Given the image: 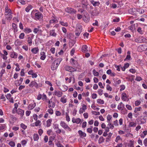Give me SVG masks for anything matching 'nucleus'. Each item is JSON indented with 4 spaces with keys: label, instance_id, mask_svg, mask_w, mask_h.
I'll return each mask as SVG.
<instances>
[{
    "label": "nucleus",
    "instance_id": "1",
    "mask_svg": "<svg viewBox=\"0 0 147 147\" xmlns=\"http://www.w3.org/2000/svg\"><path fill=\"white\" fill-rule=\"evenodd\" d=\"M62 60V58H58L55 60L52 63L51 69L52 70L56 69L61 62Z\"/></svg>",
    "mask_w": 147,
    "mask_h": 147
},
{
    "label": "nucleus",
    "instance_id": "2",
    "mask_svg": "<svg viewBox=\"0 0 147 147\" xmlns=\"http://www.w3.org/2000/svg\"><path fill=\"white\" fill-rule=\"evenodd\" d=\"M60 125L62 127L67 131H71V129L68 126V125L64 122L61 121Z\"/></svg>",
    "mask_w": 147,
    "mask_h": 147
},
{
    "label": "nucleus",
    "instance_id": "3",
    "mask_svg": "<svg viewBox=\"0 0 147 147\" xmlns=\"http://www.w3.org/2000/svg\"><path fill=\"white\" fill-rule=\"evenodd\" d=\"M143 114L144 115L143 116H142L141 117H143V118L142 119H141L140 123H138L139 124H144L146 122V118H147V111H144L143 113Z\"/></svg>",
    "mask_w": 147,
    "mask_h": 147
},
{
    "label": "nucleus",
    "instance_id": "4",
    "mask_svg": "<svg viewBox=\"0 0 147 147\" xmlns=\"http://www.w3.org/2000/svg\"><path fill=\"white\" fill-rule=\"evenodd\" d=\"M42 17V14L39 12H38L35 13L34 14V19L36 20H37L41 19Z\"/></svg>",
    "mask_w": 147,
    "mask_h": 147
},
{
    "label": "nucleus",
    "instance_id": "5",
    "mask_svg": "<svg viewBox=\"0 0 147 147\" xmlns=\"http://www.w3.org/2000/svg\"><path fill=\"white\" fill-rule=\"evenodd\" d=\"M65 11L67 13H76V11L71 7H67L65 9Z\"/></svg>",
    "mask_w": 147,
    "mask_h": 147
},
{
    "label": "nucleus",
    "instance_id": "6",
    "mask_svg": "<svg viewBox=\"0 0 147 147\" xmlns=\"http://www.w3.org/2000/svg\"><path fill=\"white\" fill-rule=\"evenodd\" d=\"M87 109V106L84 105L82 104V107L80 108L79 111V113L80 114L83 113L84 112H85V110Z\"/></svg>",
    "mask_w": 147,
    "mask_h": 147
},
{
    "label": "nucleus",
    "instance_id": "7",
    "mask_svg": "<svg viewBox=\"0 0 147 147\" xmlns=\"http://www.w3.org/2000/svg\"><path fill=\"white\" fill-rule=\"evenodd\" d=\"M31 36H29L27 38V41L28 44L29 46H31L32 45V40L33 39L34 35L33 34H32L30 35Z\"/></svg>",
    "mask_w": 147,
    "mask_h": 147
},
{
    "label": "nucleus",
    "instance_id": "8",
    "mask_svg": "<svg viewBox=\"0 0 147 147\" xmlns=\"http://www.w3.org/2000/svg\"><path fill=\"white\" fill-rule=\"evenodd\" d=\"M48 103V107L49 108H54L55 106V103L53 102L51 99L49 100L48 101H46Z\"/></svg>",
    "mask_w": 147,
    "mask_h": 147
},
{
    "label": "nucleus",
    "instance_id": "9",
    "mask_svg": "<svg viewBox=\"0 0 147 147\" xmlns=\"http://www.w3.org/2000/svg\"><path fill=\"white\" fill-rule=\"evenodd\" d=\"M136 10L137 9L131 8L128 10V12L129 13L136 16L137 14L136 13Z\"/></svg>",
    "mask_w": 147,
    "mask_h": 147
},
{
    "label": "nucleus",
    "instance_id": "10",
    "mask_svg": "<svg viewBox=\"0 0 147 147\" xmlns=\"http://www.w3.org/2000/svg\"><path fill=\"white\" fill-rule=\"evenodd\" d=\"M65 69L70 72H73L76 71V69L66 65L65 67Z\"/></svg>",
    "mask_w": 147,
    "mask_h": 147
},
{
    "label": "nucleus",
    "instance_id": "11",
    "mask_svg": "<svg viewBox=\"0 0 147 147\" xmlns=\"http://www.w3.org/2000/svg\"><path fill=\"white\" fill-rule=\"evenodd\" d=\"M63 94V93L59 90H55L53 94V95H55L58 97H61Z\"/></svg>",
    "mask_w": 147,
    "mask_h": 147
},
{
    "label": "nucleus",
    "instance_id": "12",
    "mask_svg": "<svg viewBox=\"0 0 147 147\" xmlns=\"http://www.w3.org/2000/svg\"><path fill=\"white\" fill-rule=\"evenodd\" d=\"M16 112L18 114L20 115L21 117H22L24 115V111L20 109H18L16 110Z\"/></svg>",
    "mask_w": 147,
    "mask_h": 147
},
{
    "label": "nucleus",
    "instance_id": "13",
    "mask_svg": "<svg viewBox=\"0 0 147 147\" xmlns=\"http://www.w3.org/2000/svg\"><path fill=\"white\" fill-rule=\"evenodd\" d=\"M5 15L6 16L10 15L11 14V11L10 9H9L7 6L5 7Z\"/></svg>",
    "mask_w": 147,
    "mask_h": 147
},
{
    "label": "nucleus",
    "instance_id": "14",
    "mask_svg": "<svg viewBox=\"0 0 147 147\" xmlns=\"http://www.w3.org/2000/svg\"><path fill=\"white\" fill-rule=\"evenodd\" d=\"M124 107V105L121 102H120L117 106V109L119 111L122 110Z\"/></svg>",
    "mask_w": 147,
    "mask_h": 147
},
{
    "label": "nucleus",
    "instance_id": "15",
    "mask_svg": "<svg viewBox=\"0 0 147 147\" xmlns=\"http://www.w3.org/2000/svg\"><path fill=\"white\" fill-rule=\"evenodd\" d=\"M78 134H79V136L82 138H84L86 137V133L83 132L81 130L78 131Z\"/></svg>",
    "mask_w": 147,
    "mask_h": 147
},
{
    "label": "nucleus",
    "instance_id": "16",
    "mask_svg": "<svg viewBox=\"0 0 147 147\" xmlns=\"http://www.w3.org/2000/svg\"><path fill=\"white\" fill-rule=\"evenodd\" d=\"M57 35V33L55 32V29L49 31V35L50 36L55 37Z\"/></svg>",
    "mask_w": 147,
    "mask_h": 147
},
{
    "label": "nucleus",
    "instance_id": "17",
    "mask_svg": "<svg viewBox=\"0 0 147 147\" xmlns=\"http://www.w3.org/2000/svg\"><path fill=\"white\" fill-rule=\"evenodd\" d=\"M18 54L14 51L11 53L10 57L12 58L16 59L18 56Z\"/></svg>",
    "mask_w": 147,
    "mask_h": 147
},
{
    "label": "nucleus",
    "instance_id": "18",
    "mask_svg": "<svg viewBox=\"0 0 147 147\" xmlns=\"http://www.w3.org/2000/svg\"><path fill=\"white\" fill-rule=\"evenodd\" d=\"M128 96H127V94L125 92L121 94V99L122 100L124 101H128L127 100V99Z\"/></svg>",
    "mask_w": 147,
    "mask_h": 147
},
{
    "label": "nucleus",
    "instance_id": "19",
    "mask_svg": "<svg viewBox=\"0 0 147 147\" xmlns=\"http://www.w3.org/2000/svg\"><path fill=\"white\" fill-rule=\"evenodd\" d=\"M99 13V11L97 9H94L93 10L91 13V15L93 16H97Z\"/></svg>",
    "mask_w": 147,
    "mask_h": 147
},
{
    "label": "nucleus",
    "instance_id": "20",
    "mask_svg": "<svg viewBox=\"0 0 147 147\" xmlns=\"http://www.w3.org/2000/svg\"><path fill=\"white\" fill-rule=\"evenodd\" d=\"M39 49L38 47H34L32 49L31 51L34 54H37L39 52Z\"/></svg>",
    "mask_w": 147,
    "mask_h": 147
},
{
    "label": "nucleus",
    "instance_id": "21",
    "mask_svg": "<svg viewBox=\"0 0 147 147\" xmlns=\"http://www.w3.org/2000/svg\"><path fill=\"white\" fill-rule=\"evenodd\" d=\"M29 86L30 87H34L37 88L38 87V85L37 83L35 81H32L31 82L29 85Z\"/></svg>",
    "mask_w": 147,
    "mask_h": 147
},
{
    "label": "nucleus",
    "instance_id": "22",
    "mask_svg": "<svg viewBox=\"0 0 147 147\" xmlns=\"http://www.w3.org/2000/svg\"><path fill=\"white\" fill-rule=\"evenodd\" d=\"M82 7L85 8H86L87 6L88 5L87 0H82Z\"/></svg>",
    "mask_w": 147,
    "mask_h": 147
},
{
    "label": "nucleus",
    "instance_id": "23",
    "mask_svg": "<svg viewBox=\"0 0 147 147\" xmlns=\"http://www.w3.org/2000/svg\"><path fill=\"white\" fill-rule=\"evenodd\" d=\"M36 106V104L35 102H32L29 104L28 107L29 110H32Z\"/></svg>",
    "mask_w": 147,
    "mask_h": 147
},
{
    "label": "nucleus",
    "instance_id": "24",
    "mask_svg": "<svg viewBox=\"0 0 147 147\" xmlns=\"http://www.w3.org/2000/svg\"><path fill=\"white\" fill-rule=\"evenodd\" d=\"M65 95L63 96L60 99V101L63 103L64 104L67 102V99Z\"/></svg>",
    "mask_w": 147,
    "mask_h": 147
},
{
    "label": "nucleus",
    "instance_id": "25",
    "mask_svg": "<svg viewBox=\"0 0 147 147\" xmlns=\"http://www.w3.org/2000/svg\"><path fill=\"white\" fill-rule=\"evenodd\" d=\"M33 32L34 34H36L37 33H42V31L40 29L39 27H38V28H34L33 30Z\"/></svg>",
    "mask_w": 147,
    "mask_h": 147
},
{
    "label": "nucleus",
    "instance_id": "26",
    "mask_svg": "<svg viewBox=\"0 0 147 147\" xmlns=\"http://www.w3.org/2000/svg\"><path fill=\"white\" fill-rule=\"evenodd\" d=\"M94 7L98 6L100 4V3L99 1H95L94 0H91L90 1Z\"/></svg>",
    "mask_w": 147,
    "mask_h": 147
},
{
    "label": "nucleus",
    "instance_id": "27",
    "mask_svg": "<svg viewBox=\"0 0 147 147\" xmlns=\"http://www.w3.org/2000/svg\"><path fill=\"white\" fill-rule=\"evenodd\" d=\"M40 55L41 56L40 59L41 60H43L45 59L46 57V55L44 52H41L40 53Z\"/></svg>",
    "mask_w": 147,
    "mask_h": 147
},
{
    "label": "nucleus",
    "instance_id": "28",
    "mask_svg": "<svg viewBox=\"0 0 147 147\" xmlns=\"http://www.w3.org/2000/svg\"><path fill=\"white\" fill-rule=\"evenodd\" d=\"M52 19L50 20L49 22L50 24H52L54 23H56L58 22L57 18L56 17L52 16Z\"/></svg>",
    "mask_w": 147,
    "mask_h": 147
},
{
    "label": "nucleus",
    "instance_id": "29",
    "mask_svg": "<svg viewBox=\"0 0 147 147\" xmlns=\"http://www.w3.org/2000/svg\"><path fill=\"white\" fill-rule=\"evenodd\" d=\"M88 47L86 45H84L82 47V52L84 53H86L88 51Z\"/></svg>",
    "mask_w": 147,
    "mask_h": 147
},
{
    "label": "nucleus",
    "instance_id": "30",
    "mask_svg": "<svg viewBox=\"0 0 147 147\" xmlns=\"http://www.w3.org/2000/svg\"><path fill=\"white\" fill-rule=\"evenodd\" d=\"M136 123L134 121L130 122L128 126L129 127H135L136 126Z\"/></svg>",
    "mask_w": 147,
    "mask_h": 147
},
{
    "label": "nucleus",
    "instance_id": "31",
    "mask_svg": "<svg viewBox=\"0 0 147 147\" xmlns=\"http://www.w3.org/2000/svg\"><path fill=\"white\" fill-rule=\"evenodd\" d=\"M22 41L18 39H17L16 41L15 42V44L16 46H20L22 45Z\"/></svg>",
    "mask_w": 147,
    "mask_h": 147
},
{
    "label": "nucleus",
    "instance_id": "32",
    "mask_svg": "<svg viewBox=\"0 0 147 147\" xmlns=\"http://www.w3.org/2000/svg\"><path fill=\"white\" fill-rule=\"evenodd\" d=\"M122 139L120 136H118L116 137L115 141L117 143H118L120 141H122Z\"/></svg>",
    "mask_w": 147,
    "mask_h": 147
},
{
    "label": "nucleus",
    "instance_id": "33",
    "mask_svg": "<svg viewBox=\"0 0 147 147\" xmlns=\"http://www.w3.org/2000/svg\"><path fill=\"white\" fill-rule=\"evenodd\" d=\"M140 40L141 42H147V39L141 36L140 37Z\"/></svg>",
    "mask_w": 147,
    "mask_h": 147
},
{
    "label": "nucleus",
    "instance_id": "34",
    "mask_svg": "<svg viewBox=\"0 0 147 147\" xmlns=\"http://www.w3.org/2000/svg\"><path fill=\"white\" fill-rule=\"evenodd\" d=\"M52 122V119H49L47 121V126L49 127L51 126V122Z\"/></svg>",
    "mask_w": 147,
    "mask_h": 147
},
{
    "label": "nucleus",
    "instance_id": "35",
    "mask_svg": "<svg viewBox=\"0 0 147 147\" xmlns=\"http://www.w3.org/2000/svg\"><path fill=\"white\" fill-rule=\"evenodd\" d=\"M24 32L26 34H28L31 32L32 30L30 28H26L24 30Z\"/></svg>",
    "mask_w": 147,
    "mask_h": 147
},
{
    "label": "nucleus",
    "instance_id": "36",
    "mask_svg": "<svg viewBox=\"0 0 147 147\" xmlns=\"http://www.w3.org/2000/svg\"><path fill=\"white\" fill-rule=\"evenodd\" d=\"M112 118V116L110 115H108L107 117V123L111 122V120Z\"/></svg>",
    "mask_w": 147,
    "mask_h": 147
},
{
    "label": "nucleus",
    "instance_id": "37",
    "mask_svg": "<svg viewBox=\"0 0 147 147\" xmlns=\"http://www.w3.org/2000/svg\"><path fill=\"white\" fill-rule=\"evenodd\" d=\"M5 70L4 69H2L0 72V80L1 81L2 80V77L3 76V74L5 73Z\"/></svg>",
    "mask_w": 147,
    "mask_h": 147
},
{
    "label": "nucleus",
    "instance_id": "38",
    "mask_svg": "<svg viewBox=\"0 0 147 147\" xmlns=\"http://www.w3.org/2000/svg\"><path fill=\"white\" fill-rule=\"evenodd\" d=\"M33 139L34 141L37 140L39 139V137L37 134H34L33 135Z\"/></svg>",
    "mask_w": 147,
    "mask_h": 147
},
{
    "label": "nucleus",
    "instance_id": "39",
    "mask_svg": "<svg viewBox=\"0 0 147 147\" xmlns=\"http://www.w3.org/2000/svg\"><path fill=\"white\" fill-rule=\"evenodd\" d=\"M59 23L61 24L62 26L67 27L68 26V24L67 22H64L63 21H60Z\"/></svg>",
    "mask_w": 147,
    "mask_h": 147
},
{
    "label": "nucleus",
    "instance_id": "40",
    "mask_svg": "<svg viewBox=\"0 0 147 147\" xmlns=\"http://www.w3.org/2000/svg\"><path fill=\"white\" fill-rule=\"evenodd\" d=\"M141 107H136L135 108L134 112L135 113H137L138 111H140L142 109Z\"/></svg>",
    "mask_w": 147,
    "mask_h": 147
},
{
    "label": "nucleus",
    "instance_id": "41",
    "mask_svg": "<svg viewBox=\"0 0 147 147\" xmlns=\"http://www.w3.org/2000/svg\"><path fill=\"white\" fill-rule=\"evenodd\" d=\"M8 144L11 147H14L15 145V143L13 141L9 142Z\"/></svg>",
    "mask_w": 147,
    "mask_h": 147
},
{
    "label": "nucleus",
    "instance_id": "42",
    "mask_svg": "<svg viewBox=\"0 0 147 147\" xmlns=\"http://www.w3.org/2000/svg\"><path fill=\"white\" fill-rule=\"evenodd\" d=\"M42 100L43 101L45 100L47 101V95L45 94L44 93H43L42 95Z\"/></svg>",
    "mask_w": 147,
    "mask_h": 147
},
{
    "label": "nucleus",
    "instance_id": "43",
    "mask_svg": "<svg viewBox=\"0 0 147 147\" xmlns=\"http://www.w3.org/2000/svg\"><path fill=\"white\" fill-rule=\"evenodd\" d=\"M32 6L31 5H29L26 8L25 10L27 12H28L32 8Z\"/></svg>",
    "mask_w": 147,
    "mask_h": 147
},
{
    "label": "nucleus",
    "instance_id": "44",
    "mask_svg": "<svg viewBox=\"0 0 147 147\" xmlns=\"http://www.w3.org/2000/svg\"><path fill=\"white\" fill-rule=\"evenodd\" d=\"M97 103L100 104H103L104 103V100L100 99H98L97 100Z\"/></svg>",
    "mask_w": 147,
    "mask_h": 147
},
{
    "label": "nucleus",
    "instance_id": "45",
    "mask_svg": "<svg viewBox=\"0 0 147 147\" xmlns=\"http://www.w3.org/2000/svg\"><path fill=\"white\" fill-rule=\"evenodd\" d=\"M108 123L107 125V126L109 127V128L111 129H113L114 128L113 124L112 123H111V122H109Z\"/></svg>",
    "mask_w": 147,
    "mask_h": 147
},
{
    "label": "nucleus",
    "instance_id": "46",
    "mask_svg": "<svg viewBox=\"0 0 147 147\" xmlns=\"http://www.w3.org/2000/svg\"><path fill=\"white\" fill-rule=\"evenodd\" d=\"M52 108H49L47 110V112L51 115H52L53 113V111Z\"/></svg>",
    "mask_w": 147,
    "mask_h": 147
},
{
    "label": "nucleus",
    "instance_id": "47",
    "mask_svg": "<svg viewBox=\"0 0 147 147\" xmlns=\"http://www.w3.org/2000/svg\"><path fill=\"white\" fill-rule=\"evenodd\" d=\"M15 65L16 66V67L15 68V70L16 71H19L20 69V65L18 63H16L15 64Z\"/></svg>",
    "mask_w": 147,
    "mask_h": 147
},
{
    "label": "nucleus",
    "instance_id": "48",
    "mask_svg": "<svg viewBox=\"0 0 147 147\" xmlns=\"http://www.w3.org/2000/svg\"><path fill=\"white\" fill-rule=\"evenodd\" d=\"M138 12L140 14H141L143 13L144 12V10L142 9H137L136 13Z\"/></svg>",
    "mask_w": 147,
    "mask_h": 147
},
{
    "label": "nucleus",
    "instance_id": "49",
    "mask_svg": "<svg viewBox=\"0 0 147 147\" xmlns=\"http://www.w3.org/2000/svg\"><path fill=\"white\" fill-rule=\"evenodd\" d=\"M105 139L102 137H100L99 138L98 140V143L99 144H101L102 142H103L104 141Z\"/></svg>",
    "mask_w": 147,
    "mask_h": 147
},
{
    "label": "nucleus",
    "instance_id": "50",
    "mask_svg": "<svg viewBox=\"0 0 147 147\" xmlns=\"http://www.w3.org/2000/svg\"><path fill=\"white\" fill-rule=\"evenodd\" d=\"M106 89L107 90L110 91H111L112 90V87L109 84L106 85Z\"/></svg>",
    "mask_w": 147,
    "mask_h": 147
},
{
    "label": "nucleus",
    "instance_id": "51",
    "mask_svg": "<svg viewBox=\"0 0 147 147\" xmlns=\"http://www.w3.org/2000/svg\"><path fill=\"white\" fill-rule=\"evenodd\" d=\"M93 74L94 76H97L99 75V73L94 69L92 71Z\"/></svg>",
    "mask_w": 147,
    "mask_h": 147
},
{
    "label": "nucleus",
    "instance_id": "52",
    "mask_svg": "<svg viewBox=\"0 0 147 147\" xmlns=\"http://www.w3.org/2000/svg\"><path fill=\"white\" fill-rule=\"evenodd\" d=\"M25 35L24 33H22L20 34L19 38L20 39H23L24 38Z\"/></svg>",
    "mask_w": 147,
    "mask_h": 147
},
{
    "label": "nucleus",
    "instance_id": "53",
    "mask_svg": "<svg viewBox=\"0 0 147 147\" xmlns=\"http://www.w3.org/2000/svg\"><path fill=\"white\" fill-rule=\"evenodd\" d=\"M65 115L66 120L67 121L69 122L70 121V118L69 115L68 113H65Z\"/></svg>",
    "mask_w": 147,
    "mask_h": 147
},
{
    "label": "nucleus",
    "instance_id": "54",
    "mask_svg": "<svg viewBox=\"0 0 147 147\" xmlns=\"http://www.w3.org/2000/svg\"><path fill=\"white\" fill-rule=\"evenodd\" d=\"M98 93L100 95H102L103 94V90L101 89H98Z\"/></svg>",
    "mask_w": 147,
    "mask_h": 147
},
{
    "label": "nucleus",
    "instance_id": "55",
    "mask_svg": "<svg viewBox=\"0 0 147 147\" xmlns=\"http://www.w3.org/2000/svg\"><path fill=\"white\" fill-rule=\"evenodd\" d=\"M41 121L39 120H36L35 123L36 126H38L40 125Z\"/></svg>",
    "mask_w": 147,
    "mask_h": 147
},
{
    "label": "nucleus",
    "instance_id": "56",
    "mask_svg": "<svg viewBox=\"0 0 147 147\" xmlns=\"http://www.w3.org/2000/svg\"><path fill=\"white\" fill-rule=\"evenodd\" d=\"M129 30L132 31H134L135 29V26L134 25H132L131 26L129 27Z\"/></svg>",
    "mask_w": 147,
    "mask_h": 147
},
{
    "label": "nucleus",
    "instance_id": "57",
    "mask_svg": "<svg viewBox=\"0 0 147 147\" xmlns=\"http://www.w3.org/2000/svg\"><path fill=\"white\" fill-rule=\"evenodd\" d=\"M74 88L77 90H80L81 91H82L83 90V89L82 88L78 86L77 87L76 85L74 86Z\"/></svg>",
    "mask_w": 147,
    "mask_h": 147
},
{
    "label": "nucleus",
    "instance_id": "58",
    "mask_svg": "<svg viewBox=\"0 0 147 147\" xmlns=\"http://www.w3.org/2000/svg\"><path fill=\"white\" fill-rule=\"evenodd\" d=\"M20 125L21 127L24 129H25L27 127V126L25 125L23 123H21L20 124Z\"/></svg>",
    "mask_w": 147,
    "mask_h": 147
},
{
    "label": "nucleus",
    "instance_id": "59",
    "mask_svg": "<svg viewBox=\"0 0 147 147\" xmlns=\"http://www.w3.org/2000/svg\"><path fill=\"white\" fill-rule=\"evenodd\" d=\"M62 89L63 91V92H65L68 89V87L67 86L63 85L62 86Z\"/></svg>",
    "mask_w": 147,
    "mask_h": 147
},
{
    "label": "nucleus",
    "instance_id": "60",
    "mask_svg": "<svg viewBox=\"0 0 147 147\" xmlns=\"http://www.w3.org/2000/svg\"><path fill=\"white\" fill-rule=\"evenodd\" d=\"M6 127V126L5 125L3 124L2 125L0 126V131H2L5 129Z\"/></svg>",
    "mask_w": 147,
    "mask_h": 147
},
{
    "label": "nucleus",
    "instance_id": "61",
    "mask_svg": "<svg viewBox=\"0 0 147 147\" xmlns=\"http://www.w3.org/2000/svg\"><path fill=\"white\" fill-rule=\"evenodd\" d=\"M22 83L19 80H17L15 82V84L16 86H20Z\"/></svg>",
    "mask_w": 147,
    "mask_h": 147
},
{
    "label": "nucleus",
    "instance_id": "62",
    "mask_svg": "<svg viewBox=\"0 0 147 147\" xmlns=\"http://www.w3.org/2000/svg\"><path fill=\"white\" fill-rule=\"evenodd\" d=\"M141 103V102L140 100H137L135 101V104L136 106H138Z\"/></svg>",
    "mask_w": 147,
    "mask_h": 147
},
{
    "label": "nucleus",
    "instance_id": "63",
    "mask_svg": "<svg viewBox=\"0 0 147 147\" xmlns=\"http://www.w3.org/2000/svg\"><path fill=\"white\" fill-rule=\"evenodd\" d=\"M131 58V57L130 55H127L126 57L124 59V60L125 61L129 60H130Z\"/></svg>",
    "mask_w": 147,
    "mask_h": 147
},
{
    "label": "nucleus",
    "instance_id": "64",
    "mask_svg": "<svg viewBox=\"0 0 147 147\" xmlns=\"http://www.w3.org/2000/svg\"><path fill=\"white\" fill-rule=\"evenodd\" d=\"M24 69H22L20 73V75L22 76H24L25 73H24Z\"/></svg>",
    "mask_w": 147,
    "mask_h": 147
}]
</instances>
